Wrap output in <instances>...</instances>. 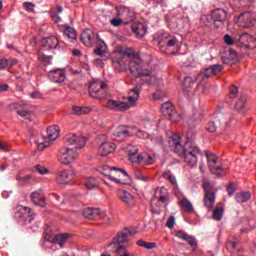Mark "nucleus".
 <instances>
[{
  "label": "nucleus",
  "mask_w": 256,
  "mask_h": 256,
  "mask_svg": "<svg viewBox=\"0 0 256 256\" xmlns=\"http://www.w3.org/2000/svg\"><path fill=\"white\" fill-rule=\"evenodd\" d=\"M112 63L117 73H125L129 65L130 73L134 77H149L151 71L143 68V60L139 55L133 53L132 49L124 52H114L112 56Z\"/></svg>",
  "instance_id": "obj_1"
},
{
  "label": "nucleus",
  "mask_w": 256,
  "mask_h": 256,
  "mask_svg": "<svg viewBox=\"0 0 256 256\" xmlns=\"http://www.w3.org/2000/svg\"><path fill=\"white\" fill-rule=\"evenodd\" d=\"M168 147L173 153H176L178 157H183L188 167H197V161L199 156H201V149L195 144L186 143L183 146L181 136L174 133L168 137Z\"/></svg>",
  "instance_id": "obj_2"
},
{
  "label": "nucleus",
  "mask_w": 256,
  "mask_h": 256,
  "mask_svg": "<svg viewBox=\"0 0 256 256\" xmlns=\"http://www.w3.org/2000/svg\"><path fill=\"white\" fill-rule=\"evenodd\" d=\"M86 140L83 136L77 134H67L64 137V146L59 149L58 161L62 165H71L79 157V149L85 147Z\"/></svg>",
  "instance_id": "obj_3"
},
{
  "label": "nucleus",
  "mask_w": 256,
  "mask_h": 256,
  "mask_svg": "<svg viewBox=\"0 0 256 256\" xmlns=\"http://www.w3.org/2000/svg\"><path fill=\"white\" fill-rule=\"evenodd\" d=\"M137 233H145V227L141 228L140 230L139 227H126L120 231L110 244L116 245L114 255L133 256V254L127 251V247H129V237H133V235H137Z\"/></svg>",
  "instance_id": "obj_4"
},
{
  "label": "nucleus",
  "mask_w": 256,
  "mask_h": 256,
  "mask_svg": "<svg viewBox=\"0 0 256 256\" xmlns=\"http://www.w3.org/2000/svg\"><path fill=\"white\" fill-rule=\"evenodd\" d=\"M156 193H159L160 196H154L151 199L152 215H160L163 208L167 206L168 197L165 195V193H167V189L160 188Z\"/></svg>",
  "instance_id": "obj_5"
},
{
  "label": "nucleus",
  "mask_w": 256,
  "mask_h": 256,
  "mask_svg": "<svg viewBox=\"0 0 256 256\" xmlns=\"http://www.w3.org/2000/svg\"><path fill=\"white\" fill-rule=\"evenodd\" d=\"M206 20L214 25L216 29H221L225 25V21H227V11L221 8L215 9L206 16Z\"/></svg>",
  "instance_id": "obj_6"
},
{
  "label": "nucleus",
  "mask_w": 256,
  "mask_h": 256,
  "mask_svg": "<svg viewBox=\"0 0 256 256\" xmlns=\"http://www.w3.org/2000/svg\"><path fill=\"white\" fill-rule=\"evenodd\" d=\"M205 155L207 159L208 169H210L213 175L221 177L223 173V164L221 163L219 156H216L215 154L209 151H205Z\"/></svg>",
  "instance_id": "obj_7"
},
{
  "label": "nucleus",
  "mask_w": 256,
  "mask_h": 256,
  "mask_svg": "<svg viewBox=\"0 0 256 256\" xmlns=\"http://www.w3.org/2000/svg\"><path fill=\"white\" fill-rule=\"evenodd\" d=\"M88 91L93 99H103L107 91V83L101 80H94L90 83Z\"/></svg>",
  "instance_id": "obj_8"
},
{
  "label": "nucleus",
  "mask_w": 256,
  "mask_h": 256,
  "mask_svg": "<svg viewBox=\"0 0 256 256\" xmlns=\"http://www.w3.org/2000/svg\"><path fill=\"white\" fill-rule=\"evenodd\" d=\"M106 171H110V173H103L104 177H107L110 181L116 184H123V179L129 177L127 171L123 169H117L115 167L110 168L106 166Z\"/></svg>",
  "instance_id": "obj_9"
},
{
  "label": "nucleus",
  "mask_w": 256,
  "mask_h": 256,
  "mask_svg": "<svg viewBox=\"0 0 256 256\" xmlns=\"http://www.w3.org/2000/svg\"><path fill=\"white\" fill-rule=\"evenodd\" d=\"M215 188H213V185L209 182L204 183V207L208 209V211H211L213 209V206L215 205Z\"/></svg>",
  "instance_id": "obj_10"
},
{
  "label": "nucleus",
  "mask_w": 256,
  "mask_h": 256,
  "mask_svg": "<svg viewBox=\"0 0 256 256\" xmlns=\"http://www.w3.org/2000/svg\"><path fill=\"white\" fill-rule=\"evenodd\" d=\"M136 133L135 126H118L112 131V137L115 141L119 139H127L133 137Z\"/></svg>",
  "instance_id": "obj_11"
},
{
  "label": "nucleus",
  "mask_w": 256,
  "mask_h": 256,
  "mask_svg": "<svg viewBox=\"0 0 256 256\" xmlns=\"http://www.w3.org/2000/svg\"><path fill=\"white\" fill-rule=\"evenodd\" d=\"M25 215L28 217L26 219V223H33V219H35V213L31 211V208L19 205L14 209V219L16 221H21Z\"/></svg>",
  "instance_id": "obj_12"
},
{
  "label": "nucleus",
  "mask_w": 256,
  "mask_h": 256,
  "mask_svg": "<svg viewBox=\"0 0 256 256\" xmlns=\"http://www.w3.org/2000/svg\"><path fill=\"white\" fill-rule=\"evenodd\" d=\"M161 111L165 117H168L170 121L177 123L181 121V115L175 110V106L171 102H165L162 104Z\"/></svg>",
  "instance_id": "obj_13"
},
{
  "label": "nucleus",
  "mask_w": 256,
  "mask_h": 256,
  "mask_svg": "<svg viewBox=\"0 0 256 256\" xmlns=\"http://www.w3.org/2000/svg\"><path fill=\"white\" fill-rule=\"evenodd\" d=\"M256 24V12H244L238 17L239 27L247 29L248 27H253Z\"/></svg>",
  "instance_id": "obj_14"
},
{
  "label": "nucleus",
  "mask_w": 256,
  "mask_h": 256,
  "mask_svg": "<svg viewBox=\"0 0 256 256\" xmlns=\"http://www.w3.org/2000/svg\"><path fill=\"white\" fill-rule=\"evenodd\" d=\"M173 235H175V237H178V239H182V241H186L187 244L190 245V247H192L193 251H197V239L189 234H187V232L183 231V230H174Z\"/></svg>",
  "instance_id": "obj_15"
},
{
  "label": "nucleus",
  "mask_w": 256,
  "mask_h": 256,
  "mask_svg": "<svg viewBox=\"0 0 256 256\" xmlns=\"http://www.w3.org/2000/svg\"><path fill=\"white\" fill-rule=\"evenodd\" d=\"M115 149H117L115 143L103 142L98 147V155H100V157H107V155H111V153H114Z\"/></svg>",
  "instance_id": "obj_16"
},
{
  "label": "nucleus",
  "mask_w": 256,
  "mask_h": 256,
  "mask_svg": "<svg viewBox=\"0 0 256 256\" xmlns=\"http://www.w3.org/2000/svg\"><path fill=\"white\" fill-rule=\"evenodd\" d=\"M118 197L127 207H133L135 205V196L126 190H119Z\"/></svg>",
  "instance_id": "obj_17"
},
{
  "label": "nucleus",
  "mask_w": 256,
  "mask_h": 256,
  "mask_svg": "<svg viewBox=\"0 0 256 256\" xmlns=\"http://www.w3.org/2000/svg\"><path fill=\"white\" fill-rule=\"evenodd\" d=\"M30 200L38 207H45L47 197H45L43 191H34L30 195Z\"/></svg>",
  "instance_id": "obj_18"
},
{
  "label": "nucleus",
  "mask_w": 256,
  "mask_h": 256,
  "mask_svg": "<svg viewBox=\"0 0 256 256\" xmlns=\"http://www.w3.org/2000/svg\"><path fill=\"white\" fill-rule=\"evenodd\" d=\"M73 177H75V172L70 173L67 170H62L56 177V183H58V185H68Z\"/></svg>",
  "instance_id": "obj_19"
},
{
  "label": "nucleus",
  "mask_w": 256,
  "mask_h": 256,
  "mask_svg": "<svg viewBox=\"0 0 256 256\" xmlns=\"http://www.w3.org/2000/svg\"><path fill=\"white\" fill-rule=\"evenodd\" d=\"M107 108L115 109L116 111H129V109H131L127 102H122L117 100H108Z\"/></svg>",
  "instance_id": "obj_20"
},
{
  "label": "nucleus",
  "mask_w": 256,
  "mask_h": 256,
  "mask_svg": "<svg viewBox=\"0 0 256 256\" xmlns=\"http://www.w3.org/2000/svg\"><path fill=\"white\" fill-rule=\"evenodd\" d=\"M80 39L86 47H91L93 41H95V33L91 29H85L81 33Z\"/></svg>",
  "instance_id": "obj_21"
},
{
  "label": "nucleus",
  "mask_w": 256,
  "mask_h": 256,
  "mask_svg": "<svg viewBox=\"0 0 256 256\" xmlns=\"http://www.w3.org/2000/svg\"><path fill=\"white\" fill-rule=\"evenodd\" d=\"M116 16L121 17V20L123 21H133V12H131V9L120 6L116 8Z\"/></svg>",
  "instance_id": "obj_22"
},
{
  "label": "nucleus",
  "mask_w": 256,
  "mask_h": 256,
  "mask_svg": "<svg viewBox=\"0 0 256 256\" xmlns=\"http://www.w3.org/2000/svg\"><path fill=\"white\" fill-rule=\"evenodd\" d=\"M49 78L53 83H63L66 79L65 71L61 69L52 70L49 73Z\"/></svg>",
  "instance_id": "obj_23"
},
{
  "label": "nucleus",
  "mask_w": 256,
  "mask_h": 256,
  "mask_svg": "<svg viewBox=\"0 0 256 256\" xmlns=\"http://www.w3.org/2000/svg\"><path fill=\"white\" fill-rule=\"evenodd\" d=\"M42 47H45L46 49H57V47H59V39L55 36L43 38Z\"/></svg>",
  "instance_id": "obj_24"
},
{
  "label": "nucleus",
  "mask_w": 256,
  "mask_h": 256,
  "mask_svg": "<svg viewBox=\"0 0 256 256\" xmlns=\"http://www.w3.org/2000/svg\"><path fill=\"white\" fill-rule=\"evenodd\" d=\"M82 215L85 217V219H97L99 215H101V209L99 208H84L82 210Z\"/></svg>",
  "instance_id": "obj_25"
},
{
  "label": "nucleus",
  "mask_w": 256,
  "mask_h": 256,
  "mask_svg": "<svg viewBox=\"0 0 256 256\" xmlns=\"http://www.w3.org/2000/svg\"><path fill=\"white\" fill-rule=\"evenodd\" d=\"M69 237H71V234H69V233L55 234L52 237V242L55 245H59L60 247H63L65 245V243H67V239H69Z\"/></svg>",
  "instance_id": "obj_26"
},
{
  "label": "nucleus",
  "mask_w": 256,
  "mask_h": 256,
  "mask_svg": "<svg viewBox=\"0 0 256 256\" xmlns=\"http://www.w3.org/2000/svg\"><path fill=\"white\" fill-rule=\"evenodd\" d=\"M205 70H206V73L209 76V78L215 77V75H219V73H221L223 71V65L214 64L212 66H209Z\"/></svg>",
  "instance_id": "obj_27"
},
{
  "label": "nucleus",
  "mask_w": 256,
  "mask_h": 256,
  "mask_svg": "<svg viewBox=\"0 0 256 256\" xmlns=\"http://www.w3.org/2000/svg\"><path fill=\"white\" fill-rule=\"evenodd\" d=\"M132 30L138 39H142V37H145L147 33V27L143 24H135L132 26Z\"/></svg>",
  "instance_id": "obj_28"
},
{
  "label": "nucleus",
  "mask_w": 256,
  "mask_h": 256,
  "mask_svg": "<svg viewBox=\"0 0 256 256\" xmlns=\"http://www.w3.org/2000/svg\"><path fill=\"white\" fill-rule=\"evenodd\" d=\"M59 134H60L59 126H49L47 128V135L50 141H55L56 139H58Z\"/></svg>",
  "instance_id": "obj_29"
},
{
  "label": "nucleus",
  "mask_w": 256,
  "mask_h": 256,
  "mask_svg": "<svg viewBox=\"0 0 256 256\" xmlns=\"http://www.w3.org/2000/svg\"><path fill=\"white\" fill-rule=\"evenodd\" d=\"M238 41L241 45H247L248 43H255L256 39L251 34L244 32L239 35Z\"/></svg>",
  "instance_id": "obj_30"
},
{
  "label": "nucleus",
  "mask_w": 256,
  "mask_h": 256,
  "mask_svg": "<svg viewBox=\"0 0 256 256\" xmlns=\"http://www.w3.org/2000/svg\"><path fill=\"white\" fill-rule=\"evenodd\" d=\"M91 108L85 106H72V115H89Z\"/></svg>",
  "instance_id": "obj_31"
},
{
  "label": "nucleus",
  "mask_w": 256,
  "mask_h": 256,
  "mask_svg": "<svg viewBox=\"0 0 256 256\" xmlns=\"http://www.w3.org/2000/svg\"><path fill=\"white\" fill-rule=\"evenodd\" d=\"M177 45V38L165 36L164 40H159L160 47H175Z\"/></svg>",
  "instance_id": "obj_32"
},
{
  "label": "nucleus",
  "mask_w": 256,
  "mask_h": 256,
  "mask_svg": "<svg viewBox=\"0 0 256 256\" xmlns=\"http://www.w3.org/2000/svg\"><path fill=\"white\" fill-rule=\"evenodd\" d=\"M126 153L128 154V160L131 163V157H137V154L139 153V148L136 146H133L132 144L126 145Z\"/></svg>",
  "instance_id": "obj_33"
},
{
  "label": "nucleus",
  "mask_w": 256,
  "mask_h": 256,
  "mask_svg": "<svg viewBox=\"0 0 256 256\" xmlns=\"http://www.w3.org/2000/svg\"><path fill=\"white\" fill-rule=\"evenodd\" d=\"M245 98L241 97L239 98L234 106L235 111H237V113H245L247 111V109L245 108Z\"/></svg>",
  "instance_id": "obj_34"
},
{
  "label": "nucleus",
  "mask_w": 256,
  "mask_h": 256,
  "mask_svg": "<svg viewBox=\"0 0 256 256\" xmlns=\"http://www.w3.org/2000/svg\"><path fill=\"white\" fill-rule=\"evenodd\" d=\"M179 205L184 211H186V213H193V204H191V202L187 198H183L179 202Z\"/></svg>",
  "instance_id": "obj_35"
},
{
  "label": "nucleus",
  "mask_w": 256,
  "mask_h": 256,
  "mask_svg": "<svg viewBox=\"0 0 256 256\" xmlns=\"http://www.w3.org/2000/svg\"><path fill=\"white\" fill-rule=\"evenodd\" d=\"M147 153H140L136 157H131V163H139L141 165H147Z\"/></svg>",
  "instance_id": "obj_36"
},
{
  "label": "nucleus",
  "mask_w": 256,
  "mask_h": 256,
  "mask_svg": "<svg viewBox=\"0 0 256 256\" xmlns=\"http://www.w3.org/2000/svg\"><path fill=\"white\" fill-rule=\"evenodd\" d=\"M64 35L71 39V41H75L77 39V32H75L74 28H71L69 25L65 26Z\"/></svg>",
  "instance_id": "obj_37"
},
{
  "label": "nucleus",
  "mask_w": 256,
  "mask_h": 256,
  "mask_svg": "<svg viewBox=\"0 0 256 256\" xmlns=\"http://www.w3.org/2000/svg\"><path fill=\"white\" fill-rule=\"evenodd\" d=\"M251 199V193L250 192H241L236 194V201L237 203H247Z\"/></svg>",
  "instance_id": "obj_38"
},
{
  "label": "nucleus",
  "mask_w": 256,
  "mask_h": 256,
  "mask_svg": "<svg viewBox=\"0 0 256 256\" xmlns=\"http://www.w3.org/2000/svg\"><path fill=\"white\" fill-rule=\"evenodd\" d=\"M105 53H107V44L105 42H102L94 49V54L98 55V57H103Z\"/></svg>",
  "instance_id": "obj_39"
},
{
  "label": "nucleus",
  "mask_w": 256,
  "mask_h": 256,
  "mask_svg": "<svg viewBox=\"0 0 256 256\" xmlns=\"http://www.w3.org/2000/svg\"><path fill=\"white\" fill-rule=\"evenodd\" d=\"M206 79H210L208 74H207V70L201 71L195 77V81L197 82V85H201L202 83H205Z\"/></svg>",
  "instance_id": "obj_40"
},
{
  "label": "nucleus",
  "mask_w": 256,
  "mask_h": 256,
  "mask_svg": "<svg viewBox=\"0 0 256 256\" xmlns=\"http://www.w3.org/2000/svg\"><path fill=\"white\" fill-rule=\"evenodd\" d=\"M84 185L86 189H96V187H99V182L95 178H88Z\"/></svg>",
  "instance_id": "obj_41"
},
{
  "label": "nucleus",
  "mask_w": 256,
  "mask_h": 256,
  "mask_svg": "<svg viewBox=\"0 0 256 256\" xmlns=\"http://www.w3.org/2000/svg\"><path fill=\"white\" fill-rule=\"evenodd\" d=\"M136 244L138 245V247H144V249H149V250L155 249L156 247L155 243L146 242L145 240H142V239L138 240Z\"/></svg>",
  "instance_id": "obj_42"
},
{
  "label": "nucleus",
  "mask_w": 256,
  "mask_h": 256,
  "mask_svg": "<svg viewBox=\"0 0 256 256\" xmlns=\"http://www.w3.org/2000/svg\"><path fill=\"white\" fill-rule=\"evenodd\" d=\"M223 207H217L216 209H214L212 217L213 219H215V221H221V219H223Z\"/></svg>",
  "instance_id": "obj_43"
},
{
  "label": "nucleus",
  "mask_w": 256,
  "mask_h": 256,
  "mask_svg": "<svg viewBox=\"0 0 256 256\" xmlns=\"http://www.w3.org/2000/svg\"><path fill=\"white\" fill-rule=\"evenodd\" d=\"M184 85H185V91L187 93H194L195 89H193V86L195 85V83L191 82L190 77L185 78Z\"/></svg>",
  "instance_id": "obj_44"
},
{
  "label": "nucleus",
  "mask_w": 256,
  "mask_h": 256,
  "mask_svg": "<svg viewBox=\"0 0 256 256\" xmlns=\"http://www.w3.org/2000/svg\"><path fill=\"white\" fill-rule=\"evenodd\" d=\"M164 179H167L169 183L172 185H177V179H175V176L171 173V171L167 170L163 173Z\"/></svg>",
  "instance_id": "obj_45"
},
{
  "label": "nucleus",
  "mask_w": 256,
  "mask_h": 256,
  "mask_svg": "<svg viewBox=\"0 0 256 256\" xmlns=\"http://www.w3.org/2000/svg\"><path fill=\"white\" fill-rule=\"evenodd\" d=\"M219 125H221V122L216 121V122H209L207 124V131H209L210 133H215L217 131V128L219 127Z\"/></svg>",
  "instance_id": "obj_46"
},
{
  "label": "nucleus",
  "mask_w": 256,
  "mask_h": 256,
  "mask_svg": "<svg viewBox=\"0 0 256 256\" xmlns=\"http://www.w3.org/2000/svg\"><path fill=\"white\" fill-rule=\"evenodd\" d=\"M44 235L46 241H53V237H55V234H53V230H51V226H47L44 230Z\"/></svg>",
  "instance_id": "obj_47"
},
{
  "label": "nucleus",
  "mask_w": 256,
  "mask_h": 256,
  "mask_svg": "<svg viewBox=\"0 0 256 256\" xmlns=\"http://www.w3.org/2000/svg\"><path fill=\"white\" fill-rule=\"evenodd\" d=\"M35 143L37 145L38 151H44V149H47V147H50L51 145L50 141L39 142L36 140Z\"/></svg>",
  "instance_id": "obj_48"
},
{
  "label": "nucleus",
  "mask_w": 256,
  "mask_h": 256,
  "mask_svg": "<svg viewBox=\"0 0 256 256\" xmlns=\"http://www.w3.org/2000/svg\"><path fill=\"white\" fill-rule=\"evenodd\" d=\"M23 7L29 13H33V11H35V4H33L31 2H24Z\"/></svg>",
  "instance_id": "obj_49"
},
{
  "label": "nucleus",
  "mask_w": 256,
  "mask_h": 256,
  "mask_svg": "<svg viewBox=\"0 0 256 256\" xmlns=\"http://www.w3.org/2000/svg\"><path fill=\"white\" fill-rule=\"evenodd\" d=\"M229 91H230L229 97L231 99H235V97H237V94L239 93V89L234 85L230 86Z\"/></svg>",
  "instance_id": "obj_50"
},
{
  "label": "nucleus",
  "mask_w": 256,
  "mask_h": 256,
  "mask_svg": "<svg viewBox=\"0 0 256 256\" xmlns=\"http://www.w3.org/2000/svg\"><path fill=\"white\" fill-rule=\"evenodd\" d=\"M136 133L134 135H137V137H139L140 139H148L149 138V134L147 132H144L142 130L137 129V127H135Z\"/></svg>",
  "instance_id": "obj_51"
},
{
  "label": "nucleus",
  "mask_w": 256,
  "mask_h": 256,
  "mask_svg": "<svg viewBox=\"0 0 256 256\" xmlns=\"http://www.w3.org/2000/svg\"><path fill=\"white\" fill-rule=\"evenodd\" d=\"M35 169H36L37 173H39L40 175H47V173H49V170L47 168H45L44 166H41L39 164H37L35 166Z\"/></svg>",
  "instance_id": "obj_52"
},
{
  "label": "nucleus",
  "mask_w": 256,
  "mask_h": 256,
  "mask_svg": "<svg viewBox=\"0 0 256 256\" xmlns=\"http://www.w3.org/2000/svg\"><path fill=\"white\" fill-rule=\"evenodd\" d=\"M137 101H139V99H137V96H128V105L129 108L131 109V107H135Z\"/></svg>",
  "instance_id": "obj_53"
},
{
  "label": "nucleus",
  "mask_w": 256,
  "mask_h": 256,
  "mask_svg": "<svg viewBox=\"0 0 256 256\" xmlns=\"http://www.w3.org/2000/svg\"><path fill=\"white\" fill-rule=\"evenodd\" d=\"M17 115H19L20 117H29V112L27 109L25 108H18L16 110Z\"/></svg>",
  "instance_id": "obj_54"
},
{
  "label": "nucleus",
  "mask_w": 256,
  "mask_h": 256,
  "mask_svg": "<svg viewBox=\"0 0 256 256\" xmlns=\"http://www.w3.org/2000/svg\"><path fill=\"white\" fill-rule=\"evenodd\" d=\"M110 24L113 27H120L123 24V20L121 18H113L110 20Z\"/></svg>",
  "instance_id": "obj_55"
},
{
  "label": "nucleus",
  "mask_w": 256,
  "mask_h": 256,
  "mask_svg": "<svg viewBox=\"0 0 256 256\" xmlns=\"http://www.w3.org/2000/svg\"><path fill=\"white\" fill-rule=\"evenodd\" d=\"M140 95H141V91H139L137 88L131 89L128 92L129 97H137V99H139Z\"/></svg>",
  "instance_id": "obj_56"
},
{
  "label": "nucleus",
  "mask_w": 256,
  "mask_h": 256,
  "mask_svg": "<svg viewBox=\"0 0 256 256\" xmlns=\"http://www.w3.org/2000/svg\"><path fill=\"white\" fill-rule=\"evenodd\" d=\"M224 41H225L226 45H235V40L229 34H226L224 36Z\"/></svg>",
  "instance_id": "obj_57"
},
{
  "label": "nucleus",
  "mask_w": 256,
  "mask_h": 256,
  "mask_svg": "<svg viewBox=\"0 0 256 256\" xmlns=\"http://www.w3.org/2000/svg\"><path fill=\"white\" fill-rule=\"evenodd\" d=\"M152 143H154V145H163V137H161V136L153 137Z\"/></svg>",
  "instance_id": "obj_58"
},
{
  "label": "nucleus",
  "mask_w": 256,
  "mask_h": 256,
  "mask_svg": "<svg viewBox=\"0 0 256 256\" xmlns=\"http://www.w3.org/2000/svg\"><path fill=\"white\" fill-rule=\"evenodd\" d=\"M9 67V60L0 58V69H7Z\"/></svg>",
  "instance_id": "obj_59"
},
{
  "label": "nucleus",
  "mask_w": 256,
  "mask_h": 256,
  "mask_svg": "<svg viewBox=\"0 0 256 256\" xmlns=\"http://www.w3.org/2000/svg\"><path fill=\"white\" fill-rule=\"evenodd\" d=\"M226 247H227L228 251H233V249H235V247H237V242L228 241L226 244Z\"/></svg>",
  "instance_id": "obj_60"
},
{
  "label": "nucleus",
  "mask_w": 256,
  "mask_h": 256,
  "mask_svg": "<svg viewBox=\"0 0 256 256\" xmlns=\"http://www.w3.org/2000/svg\"><path fill=\"white\" fill-rule=\"evenodd\" d=\"M146 165H153V157L146 153Z\"/></svg>",
  "instance_id": "obj_61"
},
{
  "label": "nucleus",
  "mask_w": 256,
  "mask_h": 256,
  "mask_svg": "<svg viewBox=\"0 0 256 256\" xmlns=\"http://www.w3.org/2000/svg\"><path fill=\"white\" fill-rule=\"evenodd\" d=\"M166 225H175V216H169Z\"/></svg>",
  "instance_id": "obj_62"
},
{
  "label": "nucleus",
  "mask_w": 256,
  "mask_h": 256,
  "mask_svg": "<svg viewBox=\"0 0 256 256\" xmlns=\"http://www.w3.org/2000/svg\"><path fill=\"white\" fill-rule=\"evenodd\" d=\"M30 97L32 98V99H41V93H39V92H32L31 94H30Z\"/></svg>",
  "instance_id": "obj_63"
},
{
  "label": "nucleus",
  "mask_w": 256,
  "mask_h": 256,
  "mask_svg": "<svg viewBox=\"0 0 256 256\" xmlns=\"http://www.w3.org/2000/svg\"><path fill=\"white\" fill-rule=\"evenodd\" d=\"M227 192L230 196L233 195V193H235V190L233 189L232 185L227 186Z\"/></svg>",
  "instance_id": "obj_64"
}]
</instances>
